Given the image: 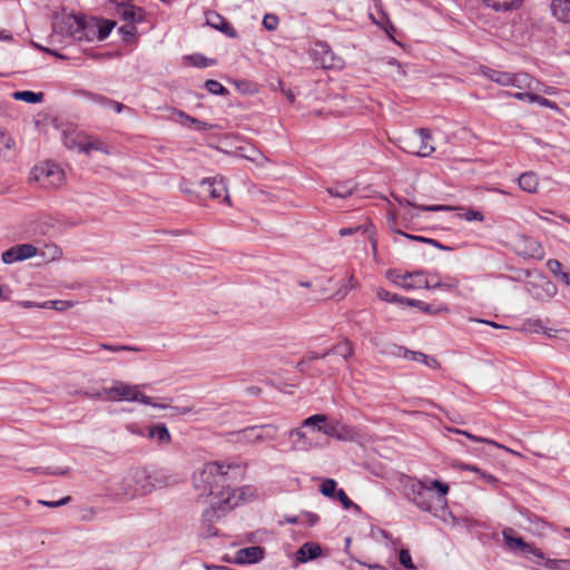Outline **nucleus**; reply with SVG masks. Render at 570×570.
<instances>
[{
  "mask_svg": "<svg viewBox=\"0 0 570 570\" xmlns=\"http://www.w3.org/2000/svg\"><path fill=\"white\" fill-rule=\"evenodd\" d=\"M413 501L423 511H431L434 505H444L449 485L439 480H419L412 485Z\"/></svg>",
  "mask_w": 570,
  "mask_h": 570,
  "instance_id": "1",
  "label": "nucleus"
},
{
  "mask_svg": "<svg viewBox=\"0 0 570 570\" xmlns=\"http://www.w3.org/2000/svg\"><path fill=\"white\" fill-rule=\"evenodd\" d=\"M155 490V483L151 474L147 470L137 468L127 473L119 484V489L114 493L115 497L125 500H132L151 493Z\"/></svg>",
  "mask_w": 570,
  "mask_h": 570,
  "instance_id": "2",
  "label": "nucleus"
},
{
  "mask_svg": "<svg viewBox=\"0 0 570 570\" xmlns=\"http://www.w3.org/2000/svg\"><path fill=\"white\" fill-rule=\"evenodd\" d=\"M228 468L218 462H208L199 471L195 472L193 484L199 492V495L214 494L215 489L219 488L220 483L224 482Z\"/></svg>",
  "mask_w": 570,
  "mask_h": 570,
  "instance_id": "3",
  "label": "nucleus"
},
{
  "mask_svg": "<svg viewBox=\"0 0 570 570\" xmlns=\"http://www.w3.org/2000/svg\"><path fill=\"white\" fill-rule=\"evenodd\" d=\"M97 396L107 401H137L154 407L166 409V405L156 404L151 402V399L149 396L140 393L139 387L137 385H129L124 382H116L111 387L105 389L102 392H99Z\"/></svg>",
  "mask_w": 570,
  "mask_h": 570,
  "instance_id": "4",
  "label": "nucleus"
},
{
  "mask_svg": "<svg viewBox=\"0 0 570 570\" xmlns=\"http://www.w3.org/2000/svg\"><path fill=\"white\" fill-rule=\"evenodd\" d=\"M55 29L77 41H92L96 37V24L75 14L63 16Z\"/></svg>",
  "mask_w": 570,
  "mask_h": 570,
  "instance_id": "5",
  "label": "nucleus"
},
{
  "mask_svg": "<svg viewBox=\"0 0 570 570\" xmlns=\"http://www.w3.org/2000/svg\"><path fill=\"white\" fill-rule=\"evenodd\" d=\"M400 142L402 150L420 157H428L435 150L431 132L425 128H421L401 138Z\"/></svg>",
  "mask_w": 570,
  "mask_h": 570,
  "instance_id": "6",
  "label": "nucleus"
},
{
  "mask_svg": "<svg viewBox=\"0 0 570 570\" xmlns=\"http://www.w3.org/2000/svg\"><path fill=\"white\" fill-rule=\"evenodd\" d=\"M30 179L39 183L43 188H55L63 184L65 173L58 165L46 161L35 166L30 173Z\"/></svg>",
  "mask_w": 570,
  "mask_h": 570,
  "instance_id": "7",
  "label": "nucleus"
},
{
  "mask_svg": "<svg viewBox=\"0 0 570 570\" xmlns=\"http://www.w3.org/2000/svg\"><path fill=\"white\" fill-rule=\"evenodd\" d=\"M402 282L393 279V283L405 288V289H416V288H456L458 279H452L450 283L436 282L435 284H431V281L428 275H425L422 271H416L413 273H406L401 276Z\"/></svg>",
  "mask_w": 570,
  "mask_h": 570,
  "instance_id": "8",
  "label": "nucleus"
},
{
  "mask_svg": "<svg viewBox=\"0 0 570 570\" xmlns=\"http://www.w3.org/2000/svg\"><path fill=\"white\" fill-rule=\"evenodd\" d=\"M278 432V428L275 424H264L261 426H249L238 432L240 436L239 440L246 442H264L272 441L276 439Z\"/></svg>",
  "mask_w": 570,
  "mask_h": 570,
  "instance_id": "9",
  "label": "nucleus"
},
{
  "mask_svg": "<svg viewBox=\"0 0 570 570\" xmlns=\"http://www.w3.org/2000/svg\"><path fill=\"white\" fill-rule=\"evenodd\" d=\"M525 291L537 299L551 298L557 293L556 285L547 277L539 275L524 284Z\"/></svg>",
  "mask_w": 570,
  "mask_h": 570,
  "instance_id": "10",
  "label": "nucleus"
},
{
  "mask_svg": "<svg viewBox=\"0 0 570 570\" xmlns=\"http://www.w3.org/2000/svg\"><path fill=\"white\" fill-rule=\"evenodd\" d=\"M200 187L203 189V193L208 195L210 198H213V199L223 198V200L226 204H228V205L232 204L225 179L222 176L204 178L200 181Z\"/></svg>",
  "mask_w": 570,
  "mask_h": 570,
  "instance_id": "11",
  "label": "nucleus"
},
{
  "mask_svg": "<svg viewBox=\"0 0 570 570\" xmlns=\"http://www.w3.org/2000/svg\"><path fill=\"white\" fill-rule=\"evenodd\" d=\"M315 60L325 69H341L344 60L335 55L325 42H317L314 47Z\"/></svg>",
  "mask_w": 570,
  "mask_h": 570,
  "instance_id": "12",
  "label": "nucleus"
},
{
  "mask_svg": "<svg viewBox=\"0 0 570 570\" xmlns=\"http://www.w3.org/2000/svg\"><path fill=\"white\" fill-rule=\"evenodd\" d=\"M38 254V248L32 244H19L14 245L1 255V259L4 264H13L16 262H22L35 257Z\"/></svg>",
  "mask_w": 570,
  "mask_h": 570,
  "instance_id": "13",
  "label": "nucleus"
},
{
  "mask_svg": "<svg viewBox=\"0 0 570 570\" xmlns=\"http://www.w3.org/2000/svg\"><path fill=\"white\" fill-rule=\"evenodd\" d=\"M502 534H503V539H504L505 544L511 550H513V551L519 550V551H521L525 556L532 554V556L537 557L540 560L544 559L543 553L539 549H537L532 544H529L525 541H523V539L521 537H514L512 529L503 530Z\"/></svg>",
  "mask_w": 570,
  "mask_h": 570,
  "instance_id": "14",
  "label": "nucleus"
},
{
  "mask_svg": "<svg viewBox=\"0 0 570 570\" xmlns=\"http://www.w3.org/2000/svg\"><path fill=\"white\" fill-rule=\"evenodd\" d=\"M518 253L524 257L542 259L544 257V249L542 245L529 236H520L517 242Z\"/></svg>",
  "mask_w": 570,
  "mask_h": 570,
  "instance_id": "15",
  "label": "nucleus"
},
{
  "mask_svg": "<svg viewBox=\"0 0 570 570\" xmlns=\"http://www.w3.org/2000/svg\"><path fill=\"white\" fill-rule=\"evenodd\" d=\"M238 490H233L232 492H228L226 497H223V499L219 502L218 507L212 505L210 509L206 510L203 518L205 521H212L213 518H219L222 511L223 513L226 511V509H230L235 505H237L238 500L236 499V493Z\"/></svg>",
  "mask_w": 570,
  "mask_h": 570,
  "instance_id": "16",
  "label": "nucleus"
},
{
  "mask_svg": "<svg viewBox=\"0 0 570 570\" xmlns=\"http://www.w3.org/2000/svg\"><path fill=\"white\" fill-rule=\"evenodd\" d=\"M396 351L397 352L395 354L397 356L423 363L430 368L435 370L440 367V363L434 356H430L421 352L410 351L401 346L396 347Z\"/></svg>",
  "mask_w": 570,
  "mask_h": 570,
  "instance_id": "17",
  "label": "nucleus"
},
{
  "mask_svg": "<svg viewBox=\"0 0 570 570\" xmlns=\"http://www.w3.org/2000/svg\"><path fill=\"white\" fill-rule=\"evenodd\" d=\"M264 549L259 546H253L239 549L236 552V562L240 564H252L257 563L264 558Z\"/></svg>",
  "mask_w": 570,
  "mask_h": 570,
  "instance_id": "18",
  "label": "nucleus"
},
{
  "mask_svg": "<svg viewBox=\"0 0 570 570\" xmlns=\"http://www.w3.org/2000/svg\"><path fill=\"white\" fill-rule=\"evenodd\" d=\"M320 432L327 436L336 438L343 441L352 440L354 438L353 430L340 423H328L324 426H320Z\"/></svg>",
  "mask_w": 570,
  "mask_h": 570,
  "instance_id": "19",
  "label": "nucleus"
},
{
  "mask_svg": "<svg viewBox=\"0 0 570 570\" xmlns=\"http://www.w3.org/2000/svg\"><path fill=\"white\" fill-rule=\"evenodd\" d=\"M117 13L130 24L141 22L145 18V12L141 8L132 6L130 2L121 4L116 8Z\"/></svg>",
  "mask_w": 570,
  "mask_h": 570,
  "instance_id": "20",
  "label": "nucleus"
},
{
  "mask_svg": "<svg viewBox=\"0 0 570 570\" xmlns=\"http://www.w3.org/2000/svg\"><path fill=\"white\" fill-rule=\"evenodd\" d=\"M206 22L208 26L213 27L216 30L222 31L230 38L237 37V32L230 26V23L217 12H208L206 14Z\"/></svg>",
  "mask_w": 570,
  "mask_h": 570,
  "instance_id": "21",
  "label": "nucleus"
},
{
  "mask_svg": "<svg viewBox=\"0 0 570 570\" xmlns=\"http://www.w3.org/2000/svg\"><path fill=\"white\" fill-rule=\"evenodd\" d=\"M356 187L357 184L354 180L347 179L343 181H336L333 186L327 187L326 190L332 197L345 199L353 195V193L356 190Z\"/></svg>",
  "mask_w": 570,
  "mask_h": 570,
  "instance_id": "22",
  "label": "nucleus"
},
{
  "mask_svg": "<svg viewBox=\"0 0 570 570\" xmlns=\"http://www.w3.org/2000/svg\"><path fill=\"white\" fill-rule=\"evenodd\" d=\"M510 77L509 86L517 88L519 91L535 89L538 86V80L525 72L511 73Z\"/></svg>",
  "mask_w": 570,
  "mask_h": 570,
  "instance_id": "23",
  "label": "nucleus"
},
{
  "mask_svg": "<svg viewBox=\"0 0 570 570\" xmlns=\"http://www.w3.org/2000/svg\"><path fill=\"white\" fill-rule=\"evenodd\" d=\"M147 438L156 440L159 445H168L171 442V434L164 423L148 426Z\"/></svg>",
  "mask_w": 570,
  "mask_h": 570,
  "instance_id": "24",
  "label": "nucleus"
},
{
  "mask_svg": "<svg viewBox=\"0 0 570 570\" xmlns=\"http://www.w3.org/2000/svg\"><path fill=\"white\" fill-rule=\"evenodd\" d=\"M322 549L320 544L314 542L304 543L296 552V560L299 563H305L307 561L316 559L321 556Z\"/></svg>",
  "mask_w": 570,
  "mask_h": 570,
  "instance_id": "25",
  "label": "nucleus"
},
{
  "mask_svg": "<svg viewBox=\"0 0 570 570\" xmlns=\"http://www.w3.org/2000/svg\"><path fill=\"white\" fill-rule=\"evenodd\" d=\"M550 8L554 18L570 23V0H550Z\"/></svg>",
  "mask_w": 570,
  "mask_h": 570,
  "instance_id": "26",
  "label": "nucleus"
},
{
  "mask_svg": "<svg viewBox=\"0 0 570 570\" xmlns=\"http://www.w3.org/2000/svg\"><path fill=\"white\" fill-rule=\"evenodd\" d=\"M174 115L176 116L177 121H179L180 124L186 125L188 127H193L198 131H207L213 128L212 125L200 121V120L185 114L181 110L174 109Z\"/></svg>",
  "mask_w": 570,
  "mask_h": 570,
  "instance_id": "27",
  "label": "nucleus"
},
{
  "mask_svg": "<svg viewBox=\"0 0 570 570\" xmlns=\"http://www.w3.org/2000/svg\"><path fill=\"white\" fill-rule=\"evenodd\" d=\"M483 4L494 11L505 12L514 10L521 6L523 0H481Z\"/></svg>",
  "mask_w": 570,
  "mask_h": 570,
  "instance_id": "28",
  "label": "nucleus"
},
{
  "mask_svg": "<svg viewBox=\"0 0 570 570\" xmlns=\"http://www.w3.org/2000/svg\"><path fill=\"white\" fill-rule=\"evenodd\" d=\"M450 432L452 433H455V434H462V435H465L468 439L474 441V442H480V443H488V444H492L494 445L495 448H499V449H502L509 453H512L513 455H517V456H522L521 453L514 451V450H511L493 440H490V439H487V438H481V436H476V435H473L471 434L470 432L468 431H463V430H460V429H455V428H452V429H449Z\"/></svg>",
  "mask_w": 570,
  "mask_h": 570,
  "instance_id": "29",
  "label": "nucleus"
},
{
  "mask_svg": "<svg viewBox=\"0 0 570 570\" xmlns=\"http://www.w3.org/2000/svg\"><path fill=\"white\" fill-rule=\"evenodd\" d=\"M518 183L520 188L527 193H537L539 187V179L532 171L521 174Z\"/></svg>",
  "mask_w": 570,
  "mask_h": 570,
  "instance_id": "30",
  "label": "nucleus"
},
{
  "mask_svg": "<svg viewBox=\"0 0 570 570\" xmlns=\"http://www.w3.org/2000/svg\"><path fill=\"white\" fill-rule=\"evenodd\" d=\"M14 145L10 135L0 128V157L10 158L13 155Z\"/></svg>",
  "mask_w": 570,
  "mask_h": 570,
  "instance_id": "31",
  "label": "nucleus"
},
{
  "mask_svg": "<svg viewBox=\"0 0 570 570\" xmlns=\"http://www.w3.org/2000/svg\"><path fill=\"white\" fill-rule=\"evenodd\" d=\"M289 436L294 438L293 446L296 450H308L312 442L307 439L306 433L302 429H293L289 431Z\"/></svg>",
  "mask_w": 570,
  "mask_h": 570,
  "instance_id": "32",
  "label": "nucleus"
},
{
  "mask_svg": "<svg viewBox=\"0 0 570 570\" xmlns=\"http://www.w3.org/2000/svg\"><path fill=\"white\" fill-rule=\"evenodd\" d=\"M406 303L412 306H417L420 309H422L425 313L429 314H444L449 313L450 308L445 304H440L439 306L434 307L432 305L425 304L421 301H414V299H406Z\"/></svg>",
  "mask_w": 570,
  "mask_h": 570,
  "instance_id": "33",
  "label": "nucleus"
},
{
  "mask_svg": "<svg viewBox=\"0 0 570 570\" xmlns=\"http://www.w3.org/2000/svg\"><path fill=\"white\" fill-rule=\"evenodd\" d=\"M12 98L16 100H22L28 104H39L43 99V94L42 92H33V91H29V90L14 91L12 94Z\"/></svg>",
  "mask_w": 570,
  "mask_h": 570,
  "instance_id": "34",
  "label": "nucleus"
},
{
  "mask_svg": "<svg viewBox=\"0 0 570 570\" xmlns=\"http://www.w3.org/2000/svg\"><path fill=\"white\" fill-rule=\"evenodd\" d=\"M328 352L330 354H335L346 360L353 355L354 348L348 340H344L328 350Z\"/></svg>",
  "mask_w": 570,
  "mask_h": 570,
  "instance_id": "35",
  "label": "nucleus"
},
{
  "mask_svg": "<svg viewBox=\"0 0 570 570\" xmlns=\"http://www.w3.org/2000/svg\"><path fill=\"white\" fill-rule=\"evenodd\" d=\"M504 96L513 97L518 100L528 101V102L533 104L538 99V91L535 89H525L523 91H517V92L505 91Z\"/></svg>",
  "mask_w": 570,
  "mask_h": 570,
  "instance_id": "36",
  "label": "nucleus"
},
{
  "mask_svg": "<svg viewBox=\"0 0 570 570\" xmlns=\"http://www.w3.org/2000/svg\"><path fill=\"white\" fill-rule=\"evenodd\" d=\"M485 76L501 85V86H509V80L511 79V72H507V71H500V70H493V69H490L488 72H485Z\"/></svg>",
  "mask_w": 570,
  "mask_h": 570,
  "instance_id": "37",
  "label": "nucleus"
},
{
  "mask_svg": "<svg viewBox=\"0 0 570 570\" xmlns=\"http://www.w3.org/2000/svg\"><path fill=\"white\" fill-rule=\"evenodd\" d=\"M327 423V416L324 414H315L305 419L302 423V428H313L320 432V426H324Z\"/></svg>",
  "mask_w": 570,
  "mask_h": 570,
  "instance_id": "38",
  "label": "nucleus"
},
{
  "mask_svg": "<svg viewBox=\"0 0 570 570\" xmlns=\"http://www.w3.org/2000/svg\"><path fill=\"white\" fill-rule=\"evenodd\" d=\"M401 205L405 204L407 206H413L417 209H421V210H424V212H451V210H454L455 207L453 206H449V205H430V206H424V205H414L413 203H411L410 200H404V202H400Z\"/></svg>",
  "mask_w": 570,
  "mask_h": 570,
  "instance_id": "39",
  "label": "nucleus"
},
{
  "mask_svg": "<svg viewBox=\"0 0 570 570\" xmlns=\"http://www.w3.org/2000/svg\"><path fill=\"white\" fill-rule=\"evenodd\" d=\"M379 18H376L373 13H371V18L372 20L380 27H382L386 33H391L392 31H394V27L393 24L391 23L390 19L386 17L385 12H383L381 10V8H379Z\"/></svg>",
  "mask_w": 570,
  "mask_h": 570,
  "instance_id": "40",
  "label": "nucleus"
},
{
  "mask_svg": "<svg viewBox=\"0 0 570 570\" xmlns=\"http://www.w3.org/2000/svg\"><path fill=\"white\" fill-rule=\"evenodd\" d=\"M376 296L381 301L387 302V303L406 302V299H407V298L400 297L397 294L390 293L389 291H386V289H384L382 287H379L376 289Z\"/></svg>",
  "mask_w": 570,
  "mask_h": 570,
  "instance_id": "41",
  "label": "nucleus"
},
{
  "mask_svg": "<svg viewBox=\"0 0 570 570\" xmlns=\"http://www.w3.org/2000/svg\"><path fill=\"white\" fill-rule=\"evenodd\" d=\"M41 308H55L57 311H65L73 306L70 301H47L39 305Z\"/></svg>",
  "mask_w": 570,
  "mask_h": 570,
  "instance_id": "42",
  "label": "nucleus"
},
{
  "mask_svg": "<svg viewBox=\"0 0 570 570\" xmlns=\"http://www.w3.org/2000/svg\"><path fill=\"white\" fill-rule=\"evenodd\" d=\"M321 493L325 497L333 498L336 495V482L333 479H326L321 484Z\"/></svg>",
  "mask_w": 570,
  "mask_h": 570,
  "instance_id": "43",
  "label": "nucleus"
},
{
  "mask_svg": "<svg viewBox=\"0 0 570 570\" xmlns=\"http://www.w3.org/2000/svg\"><path fill=\"white\" fill-rule=\"evenodd\" d=\"M205 88L214 95H225L227 89L217 80L209 79L205 82Z\"/></svg>",
  "mask_w": 570,
  "mask_h": 570,
  "instance_id": "44",
  "label": "nucleus"
},
{
  "mask_svg": "<svg viewBox=\"0 0 570 570\" xmlns=\"http://www.w3.org/2000/svg\"><path fill=\"white\" fill-rule=\"evenodd\" d=\"M81 95L85 98H87V99H89V100H91V101H94V102H96V104H98V105H100L102 107H106L107 104H111L110 102V98H108L106 96H102V95H99V94H94V92H90V91H82Z\"/></svg>",
  "mask_w": 570,
  "mask_h": 570,
  "instance_id": "45",
  "label": "nucleus"
},
{
  "mask_svg": "<svg viewBox=\"0 0 570 570\" xmlns=\"http://www.w3.org/2000/svg\"><path fill=\"white\" fill-rule=\"evenodd\" d=\"M170 479H171L170 476L161 474V473L151 474V480L155 483V489L164 488V487L171 484Z\"/></svg>",
  "mask_w": 570,
  "mask_h": 570,
  "instance_id": "46",
  "label": "nucleus"
},
{
  "mask_svg": "<svg viewBox=\"0 0 570 570\" xmlns=\"http://www.w3.org/2000/svg\"><path fill=\"white\" fill-rule=\"evenodd\" d=\"M337 500L342 503V505L345 508V509H350V508H355V509H358V505H356L347 495L346 493L344 492V490L340 489L336 491V495Z\"/></svg>",
  "mask_w": 570,
  "mask_h": 570,
  "instance_id": "47",
  "label": "nucleus"
},
{
  "mask_svg": "<svg viewBox=\"0 0 570 570\" xmlns=\"http://www.w3.org/2000/svg\"><path fill=\"white\" fill-rule=\"evenodd\" d=\"M400 563L406 569H414L415 566L412 561V557L406 549H402L399 556Z\"/></svg>",
  "mask_w": 570,
  "mask_h": 570,
  "instance_id": "48",
  "label": "nucleus"
},
{
  "mask_svg": "<svg viewBox=\"0 0 570 570\" xmlns=\"http://www.w3.org/2000/svg\"><path fill=\"white\" fill-rule=\"evenodd\" d=\"M278 18L277 16L273 14V13H267L264 16L263 18V26L269 30V31H273L277 28L278 26Z\"/></svg>",
  "mask_w": 570,
  "mask_h": 570,
  "instance_id": "49",
  "label": "nucleus"
},
{
  "mask_svg": "<svg viewBox=\"0 0 570 570\" xmlns=\"http://www.w3.org/2000/svg\"><path fill=\"white\" fill-rule=\"evenodd\" d=\"M523 327L531 333H541L544 328L540 320H529L523 324Z\"/></svg>",
  "mask_w": 570,
  "mask_h": 570,
  "instance_id": "50",
  "label": "nucleus"
},
{
  "mask_svg": "<svg viewBox=\"0 0 570 570\" xmlns=\"http://www.w3.org/2000/svg\"><path fill=\"white\" fill-rule=\"evenodd\" d=\"M461 217L464 218L466 222H472V220L483 222L484 220L483 214L475 209L465 210L461 215Z\"/></svg>",
  "mask_w": 570,
  "mask_h": 570,
  "instance_id": "51",
  "label": "nucleus"
},
{
  "mask_svg": "<svg viewBox=\"0 0 570 570\" xmlns=\"http://www.w3.org/2000/svg\"><path fill=\"white\" fill-rule=\"evenodd\" d=\"M560 564L570 566V560L547 559L544 561V566L549 569L568 570V568H561Z\"/></svg>",
  "mask_w": 570,
  "mask_h": 570,
  "instance_id": "52",
  "label": "nucleus"
},
{
  "mask_svg": "<svg viewBox=\"0 0 570 570\" xmlns=\"http://www.w3.org/2000/svg\"><path fill=\"white\" fill-rule=\"evenodd\" d=\"M71 498L69 495L58 500V501H46V500H39V504L48 508H57L67 504L70 502Z\"/></svg>",
  "mask_w": 570,
  "mask_h": 570,
  "instance_id": "53",
  "label": "nucleus"
},
{
  "mask_svg": "<svg viewBox=\"0 0 570 570\" xmlns=\"http://www.w3.org/2000/svg\"><path fill=\"white\" fill-rule=\"evenodd\" d=\"M114 26H115V22H107L105 26H101L98 29L96 28V33L98 36V39L99 40L106 39L109 36Z\"/></svg>",
  "mask_w": 570,
  "mask_h": 570,
  "instance_id": "54",
  "label": "nucleus"
},
{
  "mask_svg": "<svg viewBox=\"0 0 570 570\" xmlns=\"http://www.w3.org/2000/svg\"><path fill=\"white\" fill-rule=\"evenodd\" d=\"M549 271L556 276L559 277L562 273V265L557 259H549L547 263Z\"/></svg>",
  "mask_w": 570,
  "mask_h": 570,
  "instance_id": "55",
  "label": "nucleus"
},
{
  "mask_svg": "<svg viewBox=\"0 0 570 570\" xmlns=\"http://www.w3.org/2000/svg\"><path fill=\"white\" fill-rule=\"evenodd\" d=\"M535 104H538V105H540L542 107H547V108L552 109V110H558L559 109V107H558V105L556 102H553V101H551V100L540 96L539 94H538V99L535 100Z\"/></svg>",
  "mask_w": 570,
  "mask_h": 570,
  "instance_id": "56",
  "label": "nucleus"
},
{
  "mask_svg": "<svg viewBox=\"0 0 570 570\" xmlns=\"http://www.w3.org/2000/svg\"><path fill=\"white\" fill-rule=\"evenodd\" d=\"M100 348L110 351V352L135 351L136 350V348L127 346V345H109V344H101Z\"/></svg>",
  "mask_w": 570,
  "mask_h": 570,
  "instance_id": "57",
  "label": "nucleus"
},
{
  "mask_svg": "<svg viewBox=\"0 0 570 570\" xmlns=\"http://www.w3.org/2000/svg\"><path fill=\"white\" fill-rule=\"evenodd\" d=\"M119 31L125 36V38H132L135 37L137 29L135 26L126 23L119 28Z\"/></svg>",
  "mask_w": 570,
  "mask_h": 570,
  "instance_id": "58",
  "label": "nucleus"
},
{
  "mask_svg": "<svg viewBox=\"0 0 570 570\" xmlns=\"http://www.w3.org/2000/svg\"><path fill=\"white\" fill-rule=\"evenodd\" d=\"M96 141H83L80 140L79 142V153L82 154H90L91 150H95Z\"/></svg>",
  "mask_w": 570,
  "mask_h": 570,
  "instance_id": "59",
  "label": "nucleus"
},
{
  "mask_svg": "<svg viewBox=\"0 0 570 570\" xmlns=\"http://www.w3.org/2000/svg\"><path fill=\"white\" fill-rule=\"evenodd\" d=\"M535 90L538 91V94H546V95H554L556 94V89L553 87H549V86H546L544 83L540 82L538 80V86L535 88Z\"/></svg>",
  "mask_w": 570,
  "mask_h": 570,
  "instance_id": "60",
  "label": "nucleus"
},
{
  "mask_svg": "<svg viewBox=\"0 0 570 570\" xmlns=\"http://www.w3.org/2000/svg\"><path fill=\"white\" fill-rule=\"evenodd\" d=\"M246 158L258 165H263L267 160L265 156L259 151H254L253 155L246 156Z\"/></svg>",
  "mask_w": 570,
  "mask_h": 570,
  "instance_id": "61",
  "label": "nucleus"
},
{
  "mask_svg": "<svg viewBox=\"0 0 570 570\" xmlns=\"http://www.w3.org/2000/svg\"><path fill=\"white\" fill-rule=\"evenodd\" d=\"M478 474L488 484H497L498 483V479L494 475H492V474H490L488 472H484V471L480 470V472H478Z\"/></svg>",
  "mask_w": 570,
  "mask_h": 570,
  "instance_id": "62",
  "label": "nucleus"
},
{
  "mask_svg": "<svg viewBox=\"0 0 570 570\" xmlns=\"http://www.w3.org/2000/svg\"><path fill=\"white\" fill-rule=\"evenodd\" d=\"M46 247L49 250L51 259H57V258L61 257L62 252H61V249L58 246H56V245H48Z\"/></svg>",
  "mask_w": 570,
  "mask_h": 570,
  "instance_id": "63",
  "label": "nucleus"
},
{
  "mask_svg": "<svg viewBox=\"0 0 570 570\" xmlns=\"http://www.w3.org/2000/svg\"><path fill=\"white\" fill-rule=\"evenodd\" d=\"M79 142L75 137H66L65 145L69 149H76L79 153Z\"/></svg>",
  "mask_w": 570,
  "mask_h": 570,
  "instance_id": "64",
  "label": "nucleus"
}]
</instances>
